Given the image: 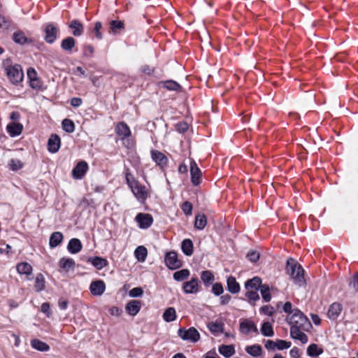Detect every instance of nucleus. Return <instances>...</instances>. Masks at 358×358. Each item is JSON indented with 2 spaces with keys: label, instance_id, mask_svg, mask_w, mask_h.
<instances>
[{
  "label": "nucleus",
  "instance_id": "nucleus-1",
  "mask_svg": "<svg viewBox=\"0 0 358 358\" xmlns=\"http://www.w3.org/2000/svg\"><path fill=\"white\" fill-rule=\"evenodd\" d=\"M3 67L10 82L17 85L22 81L24 73L20 64H12L10 59L3 62Z\"/></svg>",
  "mask_w": 358,
  "mask_h": 358
},
{
  "label": "nucleus",
  "instance_id": "nucleus-2",
  "mask_svg": "<svg viewBox=\"0 0 358 358\" xmlns=\"http://www.w3.org/2000/svg\"><path fill=\"white\" fill-rule=\"evenodd\" d=\"M286 272L290 275L294 283L299 286H304L306 281L303 276L304 271L303 268L295 262L294 259L289 258L287 261Z\"/></svg>",
  "mask_w": 358,
  "mask_h": 358
},
{
  "label": "nucleus",
  "instance_id": "nucleus-3",
  "mask_svg": "<svg viewBox=\"0 0 358 358\" xmlns=\"http://www.w3.org/2000/svg\"><path fill=\"white\" fill-rule=\"evenodd\" d=\"M126 179L135 197L141 202H144L149 196V191L148 189L132 178L129 173L127 174Z\"/></svg>",
  "mask_w": 358,
  "mask_h": 358
},
{
  "label": "nucleus",
  "instance_id": "nucleus-4",
  "mask_svg": "<svg viewBox=\"0 0 358 358\" xmlns=\"http://www.w3.org/2000/svg\"><path fill=\"white\" fill-rule=\"evenodd\" d=\"M287 320L291 327L307 329L310 326L308 318L298 309L293 310V313L287 317Z\"/></svg>",
  "mask_w": 358,
  "mask_h": 358
},
{
  "label": "nucleus",
  "instance_id": "nucleus-5",
  "mask_svg": "<svg viewBox=\"0 0 358 358\" xmlns=\"http://www.w3.org/2000/svg\"><path fill=\"white\" fill-rule=\"evenodd\" d=\"M178 334L182 340L192 343H196L201 338L199 332L194 327L188 329L180 328L178 331Z\"/></svg>",
  "mask_w": 358,
  "mask_h": 358
},
{
  "label": "nucleus",
  "instance_id": "nucleus-6",
  "mask_svg": "<svg viewBox=\"0 0 358 358\" xmlns=\"http://www.w3.org/2000/svg\"><path fill=\"white\" fill-rule=\"evenodd\" d=\"M164 262L166 266L171 270L177 269L182 265V261L178 259L177 253L174 251L166 254Z\"/></svg>",
  "mask_w": 358,
  "mask_h": 358
},
{
  "label": "nucleus",
  "instance_id": "nucleus-7",
  "mask_svg": "<svg viewBox=\"0 0 358 358\" xmlns=\"http://www.w3.org/2000/svg\"><path fill=\"white\" fill-rule=\"evenodd\" d=\"M141 229H147L150 227L152 222L153 218L151 215L148 213H138L135 218Z\"/></svg>",
  "mask_w": 358,
  "mask_h": 358
},
{
  "label": "nucleus",
  "instance_id": "nucleus-8",
  "mask_svg": "<svg viewBox=\"0 0 358 358\" xmlns=\"http://www.w3.org/2000/svg\"><path fill=\"white\" fill-rule=\"evenodd\" d=\"M90 290L94 296H101L106 290V284L101 280L92 282L90 285Z\"/></svg>",
  "mask_w": 358,
  "mask_h": 358
},
{
  "label": "nucleus",
  "instance_id": "nucleus-9",
  "mask_svg": "<svg viewBox=\"0 0 358 358\" xmlns=\"http://www.w3.org/2000/svg\"><path fill=\"white\" fill-rule=\"evenodd\" d=\"M88 169V164L84 161H81L77 164L72 171V176L76 179H81L86 173Z\"/></svg>",
  "mask_w": 358,
  "mask_h": 358
},
{
  "label": "nucleus",
  "instance_id": "nucleus-10",
  "mask_svg": "<svg viewBox=\"0 0 358 358\" xmlns=\"http://www.w3.org/2000/svg\"><path fill=\"white\" fill-rule=\"evenodd\" d=\"M191 181L194 185H198L201 182V171L194 161L190 163Z\"/></svg>",
  "mask_w": 358,
  "mask_h": 358
},
{
  "label": "nucleus",
  "instance_id": "nucleus-11",
  "mask_svg": "<svg viewBox=\"0 0 358 358\" xmlns=\"http://www.w3.org/2000/svg\"><path fill=\"white\" fill-rule=\"evenodd\" d=\"M199 280L196 278H192L191 280L185 282L183 284L182 289L186 294H196L199 292Z\"/></svg>",
  "mask_w": 358,
  "mask_h": 358
},
{
  "label": "nucleus",
  "instance_id": "nucleus-12",
  "mask_svg": "<svg viewBox=\"0 0 358 358\" xmlns=\"http://www.w3.org/2000/svg\"><path fill=\"white\" fill-rule=\"evenodd\" d=\"M141 303L138 300L129 301L125 306L126 313L131 316H136L140 311Z\"/></svg>",
  "mask_w": 358,
  "mask_h": 358
},
{
  "label": "nucleus",
  "instance_id": "nucleus-13",
  "mask_svg": "<svg viewBox=\"0 0 358 358\" xmlns=\"http://www.w3.org/2000/svg\"><path fill=\"white\" fill-rule=\"evenodd\" d=\"M125 29L124 21L119 20H113L108 23L109 33L117 34L122 32Z\"/></svg>",
  "mask_w": 358,
  "mask_h": 358
},
{
  "label": "nucleus",
  "instance_id": "nucleus-14",
  "mask_svg": "<svg viewBox=\"0 0 358 358\" xmlns=\"http://www.w3.org/2000/svg\"><path fill=\"white\" fill-rule=\"evenodd\" d=\"M251 331L257 332L258 329L255 323L250 320H244L240 323V331L243 334H248Z\"/></svg>",
  "mask_w": 358,
  "mask_h": 358
},
{
  "label": "nucleus",
  "instance_id": "nucleus-15",
  "mask_svg": "<svg viewBox=\"0 0 358 358\" xmlns=\"http://www.w3.org/2000/svg\"><path fill=\"white\" fill-rule=\"evenodd\" d=\"M301 328H296L291 327L290 328V336L293 339L300 341L303 344H306L308 342L307 336L302 331Z\"/></svg>",
  "mask_w": 358,
  "mask_h": 358
},
{
  "label": "nucleus",
  "instance_id": "nucleus-16",
  "mask_svg": "<svg viewBox=\"0 0 358 358\" xmlns=\"http://www.w3.org/2000/svg\"><path fill=\"white\" fill-rule=\"evenodd\" d=\"M45 40L48 43H52L55 42L57 34V29L54 27L52 24H50L45 27Z\"/></svg>",
  "mask_w": 358,
  "mask_h": 358
},
{
  "label": "nucleus",
  "instance_id": "nucleus-17",
  "mask_svg": "<svg viewBox=\"0 0 358 358\" xmlns=\"http://www.w3.org/2000/svg\"><path fill=\"white\" fill-rule=\"evenodd\" d=\"M6 129L10 136L14 137L21 134L23 125L19 122H12L7 125Z\"/></svg>",
  "mask_w": 358,
  "mask_h": 358
},
{
  "label": "nucleus",
  "instance_id": "nucleus-18",
  "mask_svg": "<svg viewBox=\"0 0 358 358\" xmlns=\"http://www.w3.org/2000/svg\"><path fill=\"white\" fill-rule=\"evenodd\" d=\"M17 271L20 275H25L27 279H31L32 275V267L27 262H22L17 265Z\"/></svg>",
  "mask_w": 358,
  "mask_h": 358
},
{
  "label": "nucleus",
  "instance_id": "nucleus-19",
  "mask_svg": "<svg viewBox=\"0 0 358 358\" xmlns=\"http://www.w3.org/2000/svg\"><path fill=\"white\" fill-rule=\"evenodd\" d=\"M48 150L51 152H57L60 148V138L56 134H52L50 137L48 143Z\"/></svg>",
  "mask_w": 358,
  "mask_h": 358
},
{
  "label": "nucleus",
  "instance_id": "nucleus-20",
  "mask_svg": "<svg viewBox=\"0 0 358 358\" xmlns=\"http://www.w3.org/2000/svg\"><path fill=\"white\" fill-rule=\"evenodd\" d=\"M115 131L117 134L121 137L122 139L129 137L131 135V131L128 125L122 122L117 124Z\"/></svg>",
  "mask_w": 358,
  "mask_h": 358
},
{
  "label": "nucleus",
  "instance_id": "nucleus-21",
  "mask_svg": "<svg viewBox=\"0 0 358 358\" xmlns=\"http://www.w3.org/2000/svg\"><path fill=\"white\" fill-rule=\"evenodd\" d=\"M69 28L72 30V34L75 36H80L83 33V25L78 20H72L69 24Z\"/></svg>",
  "mask_w": 358,
  "mask_h": 358
},
{
  "label": "nucleus",
  "instance_id": "nucleus-22",
  "mask_svg": "<svg viewBox=\"0 0 358 358\" xmlns=\"http://www.w3.org/2000/svg\"><path fill=\"white\" fill-rule=\"evenodd\" d=\"M13 39L15 43L19 44L32 43L34 41L31 38L25 36L24 33L21 31H17L13 33Z\"/></svg>",
  "mask_w": 358,
  "mask_h": 358
},
{
  "label": "nucleus",
  "instance_id": "nucleus-23",
  "mask_svg": "<svg viewBox=\"0 0 358 358\" xmlns=\"http://www.w3.org/2000/svg\"><path fill=\"white\" fill-rule=\"evenodd\" d=\"M152 159L159 166H165L167 164L168 159L164 153L157 151H151Z\"/></svg>",
  "mask_w": 358,
  "mask_h": 358
},
{
  "label": "nucleus",
  "instance_id": "nucleus-24",
  "mask_svg": "<svg viewBox=\"0 0 358 358\" xmlns=\"http://www.w3.org/2000/svg\"><path fill=\"white\" fill-rule=\"evenodd\" d=\"M342 307L340 303H332L328 310V316L331 319H336L338 317L341 313Z\"/></svg>",
  "mask_w": 358,
  "mask_h": 358
},
{
  "label": "nucleus",
  "instance_id": "nucleus-25",
  "mask_svg": "<svg viewBox=\"0 0 358 358\" xmlns=\"http://www.w3.org/2000/svg\"><path fill=\"white\" fill-rule=\"evenodd\" d=\"M69 251L73 254L79 252L82 249V244L79 239L72 238L67 246Z\"/></svg>",
  "mask_w": 358,
  "mask_h": 358
},
{
  "label": "nucleus",
  "instance_id": "nucleus-26",
  "mask_svg": "<svg viewBox=\"0 0 358 358\" xmlns=\"http://www.w3.org/2000/svg\"><path fill=\"white\" fill-rule=\"evenodd\" d=\"M262 280L258 277H255L248 281L245 284L246 289H258L262 287Z\"/></svg>",
  "mask_w": 358,
  "mask_h": 358
},
{
  "label": "nucleus",
  "instance_id": "nucleus-27",
  "mask_svg": "<svg viewBox=\"0 0 358 358\" xmlns=\"http://www.w3.org/2000/svg\"><path fill=\"white\" fill-rule=\"evenodd\" d=\"M59 266L64 271L68 272L69 270L74 268L75 262L73 259L64 257L59 261Z\"/></svg>",
  "mask_w": 358,
  "mask_h": 358
},
{
  "label": "nucleus",
  "instance_id": "nucleus-28",
  "mask_svg": "<svg viewBox=\"0 0 358 358\" xmlns=\"http://www.w3.org/2000/svg\"><path fill=\"white\" fill-rule=\"evenodd\" d=\"M227 289L232 294H236L240 291V285L234 277H229L227 279Z\"/></svg>",
  "mask_w": 358,
  "mask_h": 358
},
{
  "label": "nucleus",
  "instance_id": "nucleus-29",
  "mask_svg": "<svg viewBox=\"0 0 358 358\" xmlns=\"http://www.w3.org/2000/svg\"><path fill=\"white\" fill-rule=\"evenodd\" d=\"M63 240V235L61 232L56 231L52 234L50 238L49 245L50 248H55L59 245Z\"/></svg>",
  "mask_w": 358,
  "mask_h": 358
},
{
  "label": "nucleus",
  "instance_id": "nucleus-30",
  "mask_svg": "<svg viewBox=\"0 0 358 358\" xmlns=\"http://www.w3.org/2000/svg\"><path fill=\"white\" fill-rule=\"evenodd\" d=\"M159 85L169 90L180 91L181 90V86L176 81L171 80L162 81L159 83Z\"/></svg>",
  "mask_w": 358,
  "mask_h": 358
},
{
  "label": "nucleus",
  "instance_id": "nucleus-31",
  "mask_svg": "<svg viewBox=\"0 0 358 358\" xmlns=\"http://www.w3.org/2000/svg\"><path fill=\"white\" fill-rule=\"evenodd\" d=\"M31 345L33 348H34L38 351H41V352H45V351L49 350V349H50V347L47 343H45L38 339H33L31 341Z\"/></svg>",
  "mask_w": 358,
  "mask_h": 358
},
{
  "label": "nucleus",
  "instance_id": "nucleus-32",
  "mask_svg": "<svg viewBox=\"0 0 358 358\" xmlns=\"http://www.w3.org/2000/svg\"><path fill=\"white\" fill-rule=\"evenodd\" d=\"M163 319L166 322H173L176 319V311L174 308L169 307L163 313Z\"/></svg>",
  "mask_w": 358,
  "mask_h": 358
},
{
  "label": "nucleus",
  "instance_id": "nucleus-33",
  "mask_svg": "<svg viewBox=\"0 0 358 358\" xmlns=\"http://www.w3.org/2000/svg\"><path fill=\"white\" fill-rule=\"evenodd\" d=\"M207 224V218L203 213H199L196 215L194 227L198 229H203Z\"/></svg>",
  "mask_w": 358,
  "mask_h": 358
},
{
  "label": "nucleus",
  "instance_id": "nucleus-34",
  "mask_svg": "<svg viewBox=\"0 0 358 358\" xmlns=\"http://www.w3.org/2000/svg\"><path fill=\"white\" fill-rule=\"evenodd\" d=\"M135 257L138 261L143 262L148 255V250L144 246H138L134 252Z\"/></svg>",
  "mask_w": 358,
  "mask_h": 358
},
{
  "label": "nucleus",
  "instance_id": "nucleus-35",
  "mask_svg": "<svg viewBox=\"0 0 358 358\" xmlns=\"http://www.w3.org/2000/svg\"><path fill=\"white\" fill-rule=\"evenodd\" d=\"M323 352V349L316 344H311L307 348V354L310 357H317Z\"/></svg>",
  "mask_w": 358,
  "mask_h": 358
},
{
  "label": "nucleus",
  "instance_id": "nucleus-36",
  "mask_svg": "<svg viewBox=\"0 0 358 358\" xmlns=\"http://www.w3.org/2000/svg\"><path fill=\"white\" fill-rule=\"evenodd\" d=\"M181 249L186 255H191L193 252V243L192 241L189 239H185L182 242Z\"/></svg>",
  "mask_w": 358,
  "mask_h": 358
},
{
  "label": "nucleus",
  "instance_id": "nucleus-37",
  "mask_svg": "<svg viewBox=\"0 0 358 358\" xmlns=\"http://www.w3.org/2000/svg\"><path fill=\"white\" fill-rule=\"evenodd\" d=\"M219 352L223 356L229 358L234 354L235 350L233 345H223L219 348Z\"/></svg>",
  "mask_w": 358,
  "mask_h": 358
},
{
  "label": "nucleus",
  "instance_id": "nucleus-38",
  "mask_svg": "<svg viewBox=\"0 0 358 358\" xmlns=\"http://www.w3.org/2000/svg\"><path fill=\"white\" fill-rule=\"evenodd\" d=\"M89 261L92 263V264L95 266L98 269H101L106 267L108 264L107 261L105 259L96 257L92 259H90Z\"/></svg>",
  "mask_w": 358,
  "mask_h": 358
},
{
  "label": "nucleus",
  "instance_id": "nucleus-39",
  "mask_svg": "<svg viewBox=\"0 0 358 358\" xmlns=\"http://www.w3.org/2000/svg\"><path fill=\"white\" fill-rule=\"evenodd\" d=\"M189 274L190 273L188 269H182L173 273V278L177 281H182L187 279Z\"/></svg>",
  "mask_w": 358,
  "mask_h": 358
},
{
  "label": "nucleus",
  "instance_id": "nucleus-40",
  "mask_svg": "<svg viewBox=\"0 0 358 358\" xmlns=\"http://www.w3.org/2000/svg\"><path fill=\"white\" fill-rule=\"evenodd\" d=\"M45 283V278H44L43 275L41 273L38 274L36 277V280H35V286L34 287H35L36 291L40 292V291L44 289Z\"/></svg>",
  "mask_w": 358,
  "mask_h": 358
},
{
  "label": "nucleus",
  "instance_id": "nucleus-41",
  "mask_svg": "<svg viewBox=\"0 0 358 358\" xmlns=\"http://www.w3.org/2000/svg\"><path fill=\"white\" fill-rule=\"evenodd\" d=\"M208 328L213 334L221 333L223 331V324L217 322L208 323Z\"/></svg>",
  "mask_w": 358,
  "mask_h": 358
},
{
  "label": "nucleus",
  "instance_id": "nucleus-42",
  "mask_svg": "<svg viewBox=\"0 0 358 358\" xmlns=\"http://www.w3.org/2000/svg\"><path fill=\"white\" fill-rule=\"evenodd\" d=\"M261 332L265 336H272L273 335L272 325L268 322L263 323L261 327Z\"/></svg>",
  "mask_w": 358,
  "mask_h": 358
},
{
  "label": "nucleus",
  "instance_id": "nucleus-43",
  "mask_svg": "<svg viewBox=\"0 0 358 358\" xmlns=\"http://www.w3.org/2000/svg\"><path fill=\"white\" fill-rule=\"evenodd\" d=\"M245 350L248 354L253 357H258L262 353V348L258 345L248 346Z\"/></svg>",
  "mask_w": 358,
  "mask_h": 358
},
{
  "label": "nucleus",
  "instance_id": "nucleus-44",
  "mask_svg": "<svg viewBox=\"0 0 358 358\" xmlns=\"http://www.w3.org/2000/svg\"><path fill=\"white\" fill-rule=\"evenodd\" d=\"M62 124L63 129L68 133H72L75 129L73 122L69 119H64Z\"/></svg>",
  "mask_w": 358,
  "mask_h": 358
},
{
  "label": "nucleus",
  "instance_id": "nucleus-45",
  "mask_svg": "<svg viewBox=\"0 0 358 358\" xmlns=\"http://www.w3.org/2000/svg\"><path fill=\"white\" fill-rule=\"evenodd\" d=\"M260 292L262 294V296L265 301L268 302V301H271V296L270 289H269V287L268 285H262V287L260 288Z\"/></svg>",
  "mask_w": 358,
  "mask_h": 358
},
{
  "label": "nucleus",
  "instance_id": "nucleus-46",
  "mask_svg": "<svg viewBox=\"0 0 358 358\" xmlns=\"http://www.w3.org/2000/svg\"><path fill=\"white\" fill-rule=\"evenodd\" d=\"M8 166L13 171H17L22 168L23 164L17 159H13L9 162Z\"/></svg>",
  "mask_w": 358,
  "mask_h": 358
},
{
  "label": "nucleus",
  "instance_id": "nucleus-47",
  "mask_svg": "<svg viewBox=\"0 0 358 358\" xmlns=\"http://www.w3.org/2000/svg\"><path fill=\"white\" fill-rule=\"evenodd\" d=\"M201 278L203 282L208 283L214 280V276L210 271H204L201 273Z\"/></svg>",
  "mask_w": 358,
  "mask_h": 358
},
{
  "label": "nucleus",
  "instance_id": "nucleus-48",
  "mask_svg": "<svg viewBox=\"0 0 358 358\" xmlns=\"http://www.w3.org/2000/svg\"><path fill=\"white\" fill-rule=\"evenodd\" d=\"M246 296L248 298L250 301H257L259 299V294L257 292V289H247V292L245 294Z\"/></svg>",
  "mask_w": 358,
  "mask_h": 358
},
{
  "label": "nucleus",
  "instance_id": "nucleus-49",
  "mask_svg": "<svg viewBox=\"0 0 358 358\" xmlns=\"http://www.w3.org/2000/svg\"><path fill=\"white\" fill-rule=\"evenodd\" d=\"M143 294V290L141 287H134L129 292V296L130 297H139Z\"/></svg>",
  "mask_w": 358,
  "mask_h": 358
},
{
  "label": "nucleus",
  "instance_id": "nucleus-50",
  "mask_svg": "<svg viewBox=\"0 0 358 358\" xmlns=\"http://www.w3.org/2000/svg\"><path fill=\"white\" fill-rule=\"evenodd\" d=\"M290 346H291L290 342L283 341V340H278L276 341V348L278 350L287 349V348H290Z\"/></svg>",
  "mask_w": 358,
  "mask_h": 358
},
{
  "label": "nucleus",
  "instance_id": "nucleus-51",
  "mask_svg": "<svg viewBox=\"0 0 358 358\" xmlns=\"http://www.w3.org/2000/svg\"><path fill=\"white\" fill-rule=\"evenodd\" d=\"M259 257V253L255 250L250 251L247 255V257L248 258V259L252 262H256L257 261H258Z\"/></svg>",
  "mask_w": 358,
  "mask_h": 358
},
{
  "label": "nucleus",
  "instance_id": "nucleus-52",
  "mask_svg": "<svg viewBox=\"0 0 358 358\" xmlns=\"http://www.w3.org/2000/svg\"><path fill=\"white\" fill-rule=\"evenodd\" d=\"M102 28V24L101 22H96L94 24V35L97 38H102V34H101L100 32V30Z\"/></svg>",
  "mask_w": 358,
  "mask_h": 358
},
{
  "label": "nucleus",
  "instance_id": "nucleus-53",
  "mask_svg": "<svg viewBox=\"0 0 358 358\" xmlns=\"http://www.w3.org/2000/svg\"><path fill=\"white\" fill-rule=\"evenodd\" d=\"M349 286L355 291H358V273L353 275L351 281L349 282Z\"/></svg>",
  "mask_w": 358,
  "mask_h": 358
},
{
  "label": "nucleus",
  "instance_id": "nucleus-54",
  "mask_svg": "<svg viewBox=\"0 0 358 358\" xmlns=\"http://www.w3.org/2000/svg\"><path fill=\"white\" fill-rule=\"evenodd\" d=\"M182 210L186 215H191L192 211V205L189 201H185L182 206Z\"/></svg>",
  "mask_w": 358,
  "mask_h": 358
},
{
  "label": "nucleus",
  "instance_id": "nucleus-55",
  "mask_svg": "<svg viewBox=\"0 0 358 358\" xmlns=\"http://www.w3.org/2000/svg\"><path fill=\"white\" fill-rule=\"evenodd\" d=\"M212 291L215 295L218 296L223 292V287L221 284L215 283L213 285Z\"/></svg>",
  "mask_w": 358,
  "mask_h": 358
},
{
  "label": "nucleus",
  "instance_id": "nucleus-56",
  "mask_svg": "<svg viewBox=\"0 0 358 358\" xmlns=\"http://www.w3.org/2000/svg\"><path fill=\"white\" fill-rule=\"evenodd\" d=\"M41 311L45 314H46V315L48 317H50L51 312H50V304L48 303H42L41 307Z\"/></svg>",
  "mask_w": 358,
  "mask_h": 358
},
{
  "label": "nucleus",
  "instance_id": "nucleus-57",
  "mask_svg": "<svg viewBox=\"0 0 358 358\" xmlns=\"http://www.w3.org/2000/svg\"><path fill=\"white\" fill-rule=\"evenodd\" d=\"M261 310L265 315L269 316L272 315L275 313L274 308L271 306H262Z\"/></svg>",
  "mask_w": 358,
  "mask_h": 358
},
{
  "label": "nucleus",
  "instance_id": "nucleus-58",
  "mask_svg": "<svg viewBox=\"0 0 358 358\" xmlns=\"http://www.w3.org/2000/svg\"><path fill=\"white\" fill-rule=\"evenodd\" d=\"M27 76L29 79V82H31L34 80H36L38 79L37 78V73L36 72V71L34 69H29L27 70Z\"/></svg>",
  "mask_w": 358,
  "mask_h": 358
},
{
  "label": "nucleus",
  "instance_id": "nucleus-59",
  "mask_svg": "<svg viewBox=\"0 0 358 358\" xmlns=\"http://www.w3.org/2000/svg\"><path fill=\"white\" fill-rule=\"evenodd\" d=\"M109 312L112 315L119 317L122 313V310L116 306H113L109 309Z\"/></svg>",
  "mask_w": 358,
  "mask_h": 358
},
{
  "label": "nucleus",
  "instance_id": "nucleus-60",
  "mask_svg": "<svg viewBox=\"0 0 358 358\" xmlns=\"http://www.w3.org/2000/svg\"><path fill=\"white\" fill-rule=\"evenodd\" d=\"M177 127L179 132L184 133L188 129L189 126L186 122H181L178 124Z\"/></svg>",
  "mask_w": 358,
  "mask_h": 358
},
{
  "label": "nucleus",
  "instance_id": "nucleus-61",
  "mask_svg": "<svg viewBox=\"0 0 358 358\" xmlns=\"http://www.w3.org/2000/svg\"><path fill=\"white\" fill-rule=\"evenodd\" d=\"M82 103H83V101L80 98L75 97L71 100V104L73 107H78L82 104Z\"/></svg>",
  "mask_w": 358,
  "mask_h": 358
},
{
  "label": "nucleus",
  "instance_id": "nucleus-62",
  "mask_svg": "<svg viewBox=\"0 0 358 358\" xmlns=\"http://www.w3.org/2000/svg\"><path fill=\"white\" fill-rule=\"evenodd\" d=\"M292 303L290 302L287 301L283 306V310L285 313H288L292 315L293 313V310H292Z\"/></svg>",
  "mask_w": 358,
  "mask_h": 358
},
{
  "label": "nucleus",
  "instance_id": "nucleus-63",
  "mask_svg": "<svg viewBox=\"0 0 358 358\" xmlns=\"http://www.w3.org/2000/svg\"><path fill=\"white\" fill-rule=\"evenodd\" d=\"M76 41L72 37H67L64 38L61 45H75Z\"/></svg>",
  "mask_w": 358,
  "mask_h": 358
},
{
  "label": "nucleus",
  "instance_id": "nucleus-64",
  "mask_svg": "<svg viewBox=\"0 0 358 358\" xmlns=\"http://www.w3.org/2000/svg\"><path fill=\"white\" fill-rule=\"evenodd\" d=\"M290 355L294 358H299L300 357V352L297 348H294L290 350Z\"/></svg>",
  "mask_w": 358,
  "mask_h": 358
}]
</instances>
